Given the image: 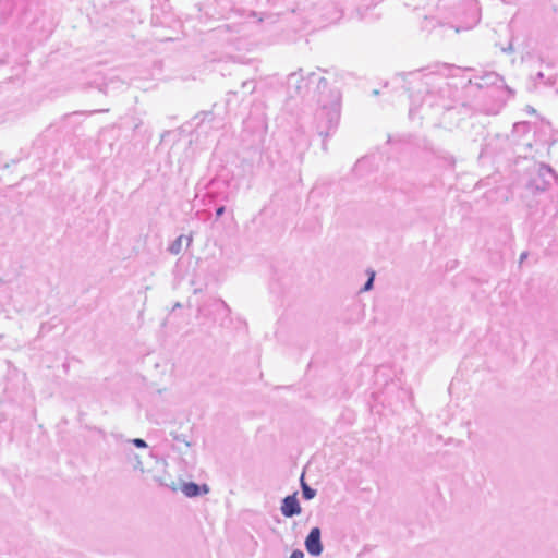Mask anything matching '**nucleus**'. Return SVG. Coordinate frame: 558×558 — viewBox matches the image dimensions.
I'll list each match as a JSON object with an SVG mask.
<instances>
[{
  "instance_id": "obj_1",
  "label": "nucleus",
  "mask_w": 558,
  "mask_h": 558,
  "mask_svg": "<svg viewBox=\"0 0 558 558\" xmlns=\"http://www.w3.org/2000/svg\"><path fill=\"white\" fill-rule=\"evenodd\" d=\"M305 548L312 556H319L323 551L319 527H313L305 538Z\"/></svg>"
},
{
  "instance_id": "obj_2",
  "label": "nucleus",
  "mask_w": 558,
  "mask_h": 558,
  "mask_svg": "<svg viewBox=\"0 0 558 558\" xmlns=\"http://www.w3.org/2000/svg\"><path fill=\"white\" fill-rule=\"evenodd\" d=\"M281 513L287 517L291 518L293 515L301 513V506L298 501L296 494H292L290 496H287L281 505Z\"/></svg>"
},
{
  "instance_id": "obj_3",
  "label": "nucleus",
  "mask_w": 558,
  "mask_h": 558,
  "mask_svg": "<svg viewBox=\"0 0 558 558\" xmlns=\"http://www.w3.org/2000/svg\"><path fill=\"white\" fill-rule=\"evenodd\" d=\"M181 490L186 497H196L202 494H207L209 492V487L206 484L199 486L195 483H184L181 486Z\"/></svg>"
},
{
  "instance_id": "obj_4",
  "label": "nucleus",
  "mask_w": 558,
  "mask_h": 558,
  "mask_svg": "<svg viewBox=\"0 0 558 558\" xmlns=\"http://www.w3.org/2000/svg\"><path fill=\"white\" fill-rule=\"evenodd\" d=\"M301 485H302V492L305 499H312L315 496V490L312 489L305 482H304V475L301 477Z\"/></svg>"
},
{
  "instance_id": "obj_5",
  "label": "nucleus",
  "mask_w": 558,
  "mask_h": 558,
  "mask_svg": "<svg viewBox=\"0 0 558 558\" xmlns=\"http://www.w3.org/2000/svg\"><path fill=\"white\" fill-rule=\"evenodd\" d=\"M374 277H375V274L372 272L367 282L365 283L364 288H363V291H368L372 289V286H373V281H374Z\"/></svg>"
},
{
  "instance_id": "obj_6",
  "label": "nucleus",
  "mask_w": 558,
  "mask_h": 558,
  "mask_svg": "<svg viewBox=\"0 0 558 558\" xmlns=\"http://www.w3.org/2000/svg\"><path fill=\"white\" fill-rule=\"evenodd\" d=\"M134 445L138 448H145L146 442L143 439L136 438L133 440Z\"/></svg>"
},
{
  "instance_id": "obj_7",
  "label": "nucleus",
  "mask_w": 558,
  "mask_h": 558,
  "mask_svg": "<svg viewBox=\"0 0 558 558\" xmlns=\"http://www.w3.org/2000/svg\"><path fill=\"white\" fill-rule=\"evenodd\" d=\"M290 558H304V554L303 551L296 549L291 554Z\"/></svg>"
},
{
  "instance_id": "obj_8",
  "label": "nucleus",
  "mask_w": 558,
  "mask_h": 558,
  "mask_svg": "<svg viewBox=\"0 0 558 558\" xmlns=\"http://www.w3.org/2000/svg\"><path fill=\"white\" fill-rule=\"evenodd\" d=\"M171 251L177 254L179 252V248H178V246L173 245L171 247Z\"/></svg>"
},
{
  "instance_id": "obj_9",
  "label": "nucleus",
  "mask_w": 558,
  "mask_h": 558,
  "mask_svg": "<svg viewBox=\"0 0 558 558\" xmlns=\"http://www.w3.org/2000/svg\"><path fill=\"white\" fill-rule=\"evenodd\" d=\"M223 213V207L217 209V215L220 216Z\"/></svg>"
}]
</instances>
